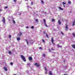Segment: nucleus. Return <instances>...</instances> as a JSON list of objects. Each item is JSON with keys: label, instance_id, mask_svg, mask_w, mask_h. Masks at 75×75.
<instances>
[{"label": "nucleus", "instance_id": "22", "mask_svg": "<svg viewBox=\"0 0 75 75\" xmlns=\"http://www.w3.org/2000/svg\"><path fill=\"white\" fill-rule=\"evenodd\" d=\"M41 1L42 3V4H44V1H42V0H41Z\"/></svg>", "mask_w": 75, "mask_h": 75}, {"label": "nucleus", "instance_id": "9", "mask_svg": "<svg viewBox=\"0 0 75 75\" xmlns=\"http://www.w3.org/2000/svg\"><path fill=\"white\" fill-rule=\"evenodd\" d=\"M58 22L59 23V25H61V21H60V20H58Z\"/></svg>", "mask_w": 75, "mask_h": 75}, {"label": "nucleus", "instance_id": "5", "mask_svg": "<svg viewBox=\"0 0 75 75\" xmlns=\"http://www.w3.org/2000/svg\"><path fill=\"white\" fill-rule=\"evenodd\" d=\"M66 29H65V30H66V31L68 30V25H67V24L66 25Z\"/></svg>", "mask_w": 75, "mask_h": 75}, {"label": "nucleus", "instance_id": "43", "mask_svg": "<svg viewBox=\"0 0 75 75\" xmlns=\"http://www.w3.org/2000/svg\"><path fill=\"white\" fill-rule=\"evenodd\" d=\"M32 41V42H33V40H31V42Z\"/></svg>", "mask_w": 75, "mask_h": 75}, {"label": "nucleus", "instance_id": "12", "mask_svg": "<svg viewBox=\"0 0 75 75\" xmlns=\"http://www.w3.org/2000/svg\"><path fill=\"white\" fill-rule=\"evenodd\" d=\"M4 69L6 71H7V68L6 67H4Z\"/></svg>", "mask_w": 75, "mask_h": 75}, {"label": "nucleus", "instance_id": "24", "mask_svg": "<svg viewBox=\"0 0 75 75\" xmlns=\"http://www.w3.org/2000/svg\"><path fill=\"white\" fill-rule=\"evenodd\" d=\"M68 3V4H71V1H69Z\"/></svg>", "mask_w": 75, "mask_h": 75}, {"label": "nucleus", "instance_id": "20", "mask_svg": "<svg viewBox=\"0 0 75 75\" xmlns=\"http://www.w3.org/2000/svg\"><path fill=\"white\" fill-rule=\"evenodd\" d=\"M43 21H44V24L46 23V21H45V19H43Z\"/></svg>", "mask_w": 75, "mask_h": 75}, {"label": "nucleus", "instance_id": "21", "mask_svg": "<svg viewBox=\"0 0 75 75\" xmlns=\"http://www.w3.org/2000/svg\"><path fill=\"white\" fill-rule=\"evenodd\" d=\"M44 24L46 27H48V26H47V25L46 24V23H44Z\"/></svg>", "mask_w": 75, "mask_h": 75}, {"label": "nucleus", "instance_id": "26", "mask_svg": "<svg viewBox=\"0 0 75 75\" xmlns=\"http://www.w3.org/2000/svg\"><path fill=\"white\" fill-rule=\"evenodd\" d=\"M13 24H15L16 23V22H15V21L14 20H13Z\"/></svg>", "mask_w": 75, "mask_h": 75}, {"label": "nucleus", "instance_id": "35", "mask_svg": "<svg viewBox=\"0 0 75 75\" xmlns=\"http://www.w3.org/2000/svg\"><path fill=\"white\" fill-rule=\"evenodd\" d=\"M3 11L2 9H1V8H0V11Z\"/></svg>", "mask_w": 75, "mask_h": 75}, {"label": "nucleus", "instance_id": "47", "mask_svg": "<svg viewBox=\"0 0 75 75\" xmlns=\"http://www.w3.org/2000/svg\"><path fill=\"white\" fill-rule=\"evenodd\" d=\"M32 44H33V42H32Z\"/></svg>", "mask_w": 75, "mask_h": 75}, {"label": "nucleus", "instance_id": "30", "mask_svg": "<svg viewBox=\"0 0 75 75\" xmlns=\"http://www.w3.org/2000/svg\"><path fill=\"white\" fill-rule=\"evenodd\" d=\"M47 37V38H48V35H47V34H46V35Z\"/></svg>", "mask_w": 75, "mask_h": 75}, {"label": "nucleus", "instance_id": "17", "mask_svg": "<svg viewBox=\"0 0 75 75\" xmlns=\"http://www.w3.org/2000/svg\"><path fill=\"white\" fill-rule=\"evenodd\" d=\"M75 21H74L72 23L73 25H75Z\"/></svg>", "mask_w": 75, "mask_h": 75}, {"label": "nucleus", "instance_id": "49", "mask_svg": "<svg viewBox=\"0 0 75 75\" xmlns=\"http://www.w3.org/2000/svg\"><path fill=\"white\" fill-rule=\"evenodd\" d=\"M66 75H67V74H66Z\"/></svg>", "mask_w": 75, "mask_h": 75}, {"label": "nucleus", "instance_id": "38", "mask_svg": "<svg viewBox=\"0 0 75 75\" xmlns=\"http://www.w3.org/2000/svg\"><path fill=\"white\" fill-rule=\"evenodd\" d=\"M9 38H11V35H9Z\"/></svg>", "mask_w": 75, "mask_h": 75}, {"label": "nucleus", "instance_id": "16", "mask_svg": "<svg viewBox=\"0 0 75 75\" xmlns=\"http://www.w3.org/2000/svg\"><path fill=\"white\" fill-rule=\"evenodd\" d=\"M59 8L60 9V10H63V9L61 7H59Z\"/></svg>", "mask_w": 75, "mask_h": 75}, {"label": "nucleus", "instance_id": "10", "mask_svg": "<svg viewBox=\"0 0 75 75\" xmlns=\"http://www.w3.org/2000/svg\"><path fill=\"white\" fill-rule=\"evenodd\" d=\"M49 74L50 75H52V73L51 71H50L49 72Z\"/></svg>", "mask_w": 75, "mask_h": 75}, {"label": "nucleus", "instance_id": "15", "mask_svg": "<svg viewBox=\"0 0 75 75\" xmlns=\"http://www.w3.org/2000/svg\"><path fill=\"white\" fill-rule=\"evenodd\" d=\"M17 40H18V41H19L20 40V38L19 37H18L17 38Z\"/></svg>", "mask_w": 75, "mask_h": 75}, {"label": "nucleus", "instance_id": "6", "mask_svg": "<svg viewBox=\"0 0 75 75\" xmlns=\"http://www.w3.org/2000/svg\"><path fill=\"white\" fill-rule=\"evenodd\" d=\"M45 74H47V69L46 67H45Z\"/></svg>", "mask_w": 75, "mask_h": 75}, {"label": "nucleus", "instance_id": "4", "mask_svg": "<svg viewBox=\"0 0 75 75\" xmlns=\"http://www.w3.org/2000/svg\"><path fill=\"white\" fill-rule=\"evenodd\" d=\"M28 59L29 61H32L33 60V58H32V57L30 56L29 57Z\"/></svg>", "mask_w": 75, "mask_h": 75}, {"label": "nucleus", "instance_id": "48", "mask_svg": "<svg viewBox=\"0 0 75 75\" xmlns=\"http://www.w3.org/2000/svg\"><path fill=\"white\" fill-rule=\"evenodd\" d=\"M49 51H51V50H49Z\"/></svg>", "mask_w": 75, "mask_h": 75}, {"label": "nucleus", "instance_id": "18", "mask_svg": "<svg viewBox=\"0 0 75 75\" xmlns=\"http://www.w3.org/2000/svg\"><path fill=\"white\" fill-rule=\"evenodd\" d=\"M8 53L9 54H11V51H9Z\"/></svg>", "mask_w": 75, "mask_h": 75}, {"label": "nucleus", "instance_id": "41", "mask_svg": "<svg viewBox=\"0 0 75 75\" xmlns=\"http://www.w3.org/2000/svg\"><path fill=\"white\" fill-rule=\"evenodd\" d=\"M26 28H28L29 27H28V26H26Z\"/></svg>", "mask_w": 75, "mask_h": 75}, {"label": "nucleus", "instance_id": "45", "mask_svg": "<svg viewBox=\"0 0 75 75\" xmlns=\"http://www.w3.org/2000/svg\"><path fill=\"white\" fill-rule=\"evenodd\" d=\"M64 75H66V74H64Z\"/></svg>", "mask_w": 75, "mask_h": 75}, {"label": "nucleus", "instance_id": "27", "mask_svg": "<svg viewBox=\"0 0 75 75\" xmlns=\"http://www.w3.org/2000/svg\"><path fill=\"white\" fill-rule=\"evenodd\" d=\"M73 35L74 37H75V34L74 33H73Z\"/></svg>", "mask_w": 75, "mask_h": 75}, {"label": "nucleus", "instance_id": "33", "mask_svg": "<svg viewBox=\"0 0 75 75\" xmlns=\"http://www.w3.org/2000/svg\"><path fill=\"white\" fill-rule=\"evenodd\" d=\"M42 41L43 42H45V41L44 40H42Z\"/></svg>", "mask_w": 75, "mask_h": 75}, {"label": "nucleus", "instance_id": "44", "mask_svg": "<svg viewBox=\"0 0 75 75\" xmlns=\"http://www.w3.org/2000/svg\"><path fill=\"white\" fill-rule=\"evenodd\" d=\"M43 33L45 34V32H44V33Z\"/></svg>", "mask_w": 75, "mask_h": 75}, {"label": "nucleus", "instance_id": "23", "mask_svg": "<svg viewBox=\"0 0 75 75\" xmlns=\"http://www.w3.org/2000/svg\"><path fill=\"white\" fill-rule=\"evenodd\" d=\"M62 4L63 5H64V4H66V3L65 2H63Z\"/></svg>", "mask_w": 75, "mask_h": 75}, {"label": "nucleus", "instance_id": "32", "mask_svg": "<svg viewBox=\"0 0 75 75\" xmlns=\"http://www.w3.org/2000/svg\"><path fill=\"white\" fill-rule=\"evenodd\" d=\"M43 57H45V54H43Z\"/></svg>", "mask_w": 75, "mask_h": 75}, {"label": "nucleus", "instance_id": "28", "mask_svg": "<svg viewBox=\"0 0 75 75\" xmlns=\"http://www.w3.org/2000/svg\"><path fill=\"white\" fill-rule=\"evenodd\" d=\"M33 4V2H31V5L32 6Z\"/></svg>", "mask_w": 75, "mask_h": 75}, {"label": "nucleus", "instance_id": "40", "mask_svg": "<svg viewBox=\"0 0 75 75\" xmlns=\"http://www.w3.org/2000/svg\"><path fill=\"white\" fill-rule=\"evenodd\" d=\"M13 1L14 2H16V1H17L16 0H13Z\"/></svg>", "mask_w": 75, "mask_h": 75}, {"label": "nucleus", "instance_id": "13", "mask_svg": "<svg viewBox=\"0 0 75 75\" xmlns=\"http://www.w3.org/2000/svg\"><path fill=\"white\" fill-rule=\"evenodd\" d=\"M25 40L26 42V43L28 45V40L27 39H25Z\"/></svg>", "mask_w": 75, "mask_h": 75}, {"label": "nucleus", "instance_id": "46", "mask_svg": "<svg viewBox=\"0 0 75 75\" xmlns=\"http://www.w3.org/2000/svg\"><path fill=\"white\" fill-rule=\"evenodd\" d=\"M13 75H17L15 74H14Z\"/></svg>", "mask_w": 75, "mask_h": 75}, {"label": "nucleus", "instance_id": "42", "mask_svg": "<svg viewBox=\"0 0 75 75\" xmlns=\"http://www.w3.org/2000/svg\"><path fill=\"white\" fill-rule=\"evenodd\" d=\"M39 48H40V49H42V48L41 47H39Z\"/></svg>", "mask_w": 75, "mask_h": 75}, {"label": "nucleus", "instance_id": "25", "mask_svg": "<svg viewBox=\"0 0 75 75\" xmlns=\"http://www.w3.org/2000/svg\"><path fill=\"white\" fill-rule=\"evenodd\" d=\"M55 19H53L52 20V22H54V21H55Z\"/></svg>", "mask_w": 75, "mask_h": 75}, {"label": "nucleus", "instance_id": "8", "mask_svg": "<svg viewBox=\"0 0 75 75\" xmlns=\"http://www.w3.org/2000/svg\"><path fill=\"white\" fill-rule=\"evenodd\" d=\"M71 47L73 48H74V49H75V45H71Z\"/></svg>", "mask_w": 75, "mask_h": 75}, {"label": "nucleus", "instance_id": "31", "mask_svg": "<svg viewBox=\"0 0 75 75\" xmlns=\"http://www.w3.org/2000/svg\"><path fill=\"white\" fill-rule=\"evenodd\" d=\"M61 34H62V35H64V33H63L62 32H61Z\"/></svg>", "mask_w": 75, "mask_h": 75}, {"label": "nucleus", "instance_id": "19", "mask_svg": "<svg viewBox=\"0 0 75 75\" xmlns=\"http://www.w3.org/2000/svg\"><path fill=\"white\" fill-rule=\"evenodd\" d=\"M35 21H36V22H37V23L38 22V19H36L35 20Z\"/></svg>", "mask_w": 75, "mask_h": 75}, {"label": "nucleus", "instance_id": "39", "mask_svg": "<svg viewBox=\"0 0 75 75\" xmlns=\"http://www.w3.org/2000/svg\"><path fill=\"white\" fill-rule=\"evenodd\" d=\"M51 50H52V51H54V49H53V48H51Z\"/></svg>", "mask_w": 75, "mask_h": 75}, {"label": "nucleus", "instance_id": "36", "mask_svg": "<svg viewBox=\"0 0 75 75\" xmlns=\"http://www.w3.org/2000/svg\"><path fill=\"white\" fill-rule=\"evenodd\" d=\"M11 65H13V62H11Z\"/></svg>", "mask_w": 75, "mask_h": 75}, {"label": "nucleus", "instance_id": "11", "mask_svg": "<svg viewBox=\"0 0 75 75\" xmlns=\"http://www.w3.org/2000/svg\"><path fill=\"white\" fill-rule=\"evenodd\" d=\"M57 48H60V47L61 48V47H62V46H60L59 45H57Z\"/></svg>", "mask_w": 75, "mask_h": 75}, {"label": "nucleus", "instance_id": "1", "mask_svg": "<svg viewBox=\"0 0 75 75\" xmlns=\"http://www.w3.org/2000/svg\"><path fill=\"white\" fill-rule=\"evenodd\" d=\"M21 57L22 58L23 60L24 61V62H26V59H25V58L23 56V55H21Z\"/></svg>", "mask_w": 75, "mask_h": 75}, {"label": "nucleus", "instance_id": "3", "mask_svg": "<svg viewBox=\"0 0 75 75\" xmlns=\"http://www.w3.org/2000/svg\"><path fill=\"white\" fill-rule=\"evenodd\" d=\"M2 22H3V23H4V24H6V20H5V18L4 17H3Z\"/></svg>", "mask_w": 75, "mask_h": 75}, {"label": "nucleus", "instance_id": "34", "mask_svg": "<svg viewBox=\"0 0 75 75\" xmlns=\"http://www.w3.org/2000/svg\"><path fill=\"white\" fill-rule=\"evenodd\" d=\"M8 8V6H6L5 7V8Z\"/></svg>", "mask_w": 75, "mask_h": 75}, {"label": "nucleus", "instance_id": "2", "mask_svg": "<svg viewBox=\"0 0 75 75\" xmlns=\"http://www.w3.org/2000/svg\"><path fill=\"white\" fill-rule=\"evenodd\" d=\"M51 41L52 43V44H53L54 45H55V44L54 43V38L53 37H52L51 39Z\"/></svg>", "mask_w": 75, "mask_h": 75}, {"label": "nucleus", "instance_id": "14", "mask_svg": "<svg viewBox=\"0 0 75 75\" xmlns=\"http://www.w3.org/2000/svg\"><path fill=\"white\" fill-rule=\"evenodd\" d=\"M19 35V37H20L21 35H22V33L21 32H20L19 34H18Z\"/></svg>", "mask_w": 75, "mask_h": 75}, {"label": "nucleus", "instance_id": "7", "mask_svg": "<svg viewBox=\"0 0 75 75\" xmlns=\"http://www.w3.org/2000/svg\"><path fill=\"white\" fill-rule=\"evenodd\" d=\"M37 64H38V63H36L35 64V65H36V67H40V64L37 65Z\"/></svg>", "mask_w": 75, "mask_h": 75}, {"label": "nucleus", "instance_id": "37", "mask_svg": "<svg viewBox=\"0 0 75 75\" xmlns=\"http://www.w3.org/2000/svg\"><path fill=\"white\" fill-rule=\"evenodd\" d=\"M27 65H30V63H28L27 64Z\"/></svg>", "mask_w": 75, "mask_h": 75}, {"label": "nucleus", "instance_id": "29", "mask_svg": "<svg viewBox=\"0 0 75 75\" xmlns=\"http://www.w3.org/2000/svg\"><path fill=\"white\" fill-rule=\"evenodd\" d=\"M34 26H32L31 27V28H32V29H33V28H34Z\"/></svg>", "mask_w": 75, "mask_h": 75}]
</instances>
